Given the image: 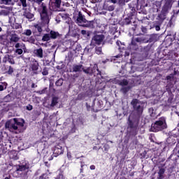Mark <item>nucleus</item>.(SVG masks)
<instances>
[{
  "label": "nucleus",
  "mask_w": 179,
  "mask_h": 179,
  "mask_svg": "<svg viewBox=\"0 0 179 179\" xmlns=\"http://www.w3.org/2000/svg\"><path fill=\"white\" fill-rule=\"evenodd\" d=\"M41 15V25L36 24L34 25L35 29H37L38 33L43 32V27H48L50 24V16L48 15V10L47 9V6L44 5V3H42V10L40 12Z\"/></svg>",
  "instance_id": "1"
},
{
  "label": "nucleus",
  "mask_w": 179,
  "mask_h": 179,
  "mask_svg": "<svg viewBox=\"0 0 179 179\" xmlns=\"http://www.w3.org/2000/svg\"><path fill=\"white\" fill-rule=\"evenodd\" d=\"M73 19L76 20V23L79 26H82V23H86L83 25V27H90L91 29L94 27V21H87L85 15H83L80 11L76 10L73 13Z\"/></svg>",
  "instance_id": "2"
},
{
  "label": "nucleus",
  "mask_w": 179,
  "mask_h": 179,
  "mask_svg": "<svg viewBox=\"0 0 179 179\" xmlns=\"http://www.w3.org/2000/svg\"><path fill=\"white\" fill-rule=\"evenodd\" d=\"M131 106L133 107V112L135 117L134 120L141 121V117L143 114V106L141 103V101L138 99H133L131 101Z\"/></svg>",
  "instance_id": "3"
},
{
  "label": "nucleus",
  "mask_w": 179,
  "mask_h": 179,
  "mask_svg": "<svg viewBox=\"0 0 179 179\" xmlns=\"http://www.w3.org/2000/svg\"><path fill=\"white\" fill-rule=\"evenodd\" d=\"M139 120H131V117H128L127 121V134L131 136H135L138 135V127H139Z\"/></svg>",
  "instance_id": "4"
},
{
  "label": "nucleus",
  "mask_w": 179,
  "mask_h": 179,
  "mask_svg": "<svg viewBox=\"0 0 179 179\" xmlns=\"http://www.w3.org/2000/svg\"><path fill=\"white\" fill-rule=\"evenodd\" d=\"M167 128V123H166V117H161L155 122L152 123L151 125L150 130L152 132H159V131H163Z\"/></svg>",
  "instance_id": "5"
},
{
  "label": "nucleus",
  "mask_w": 179,
  "mask_h": 179,
  "mask_svg": "<svg viewBox=\"0 0 179 179\" xmlns=\"http://www.w3.org/2000/svg\"><path fill=\"white\" fill-rule=\"evenodd\" d=\"M83 72L84 73H86L87 75H92V73H96V76H99V75H101V71L99 69V66L97 64H94L93 68L88 67L87 69H85V66H83Z\"/></svg>",
  "instance_id": "6"
},
{
  "label": "nucleus",
  "mask_w": 179,
  "mask_h": 179,
  "mask_svg": "<svg viewBox=\"0 0 179 179\" xmlns=\"http://www.w3.org/2000/svg\"><path fill=\"white\" fill-rule=\"evenodd\" d=\"M62 0H50L49 9L52 12H57L61 8Z\"/></svg>",
  "instance_id": "7"
},
{
  "label": "nucleus",
  "mask_w": 179,
  "mask_h": 179,
  "mask_svg": "<svg viewBox=\"0 0 179 179\" xmlns=\"http://www.w3.org/2000/svg\"><path fill=\"white\" fill-rule=\"evenodd\" d=\"M40 66V64L38 62L34 59L31 60V64L29 66V70L32 71L31 76H34V75H38V67Z\"/></svg>",
  "instance_id": "8"
},
{
  "label": "nucleus",
  "mask_w": 179,
  "mask_h": 179,
  "mask_svg": "<svg viewBox=\"0 0 179 179\" xmlns=\"http://www.w3.org/2000/svg\"><path fill=\"white\" fill-rule=\"evenodd\" d=\"M16 167L17 168L15 171L17 173L25 171L24 175L27 176V173H29V169H30V165L29 164L25 163V164L17 165Z\"/></svg>",
  "instance_id": "9"
},
{
  "label": "nucleus",
  "mask_w": 179,
  "mask_h": 179,
  "mask_svg": "<svg viewBox=\"0 0 179 179\" xmlns=\"http://www.w3.org/2000/svg\"><path fill=\"white\" fill-rule=\"evenodd\" d=\"M59 155H64V148L61 143H57L54 148L53 156L55 157H58Z\"/></svg>",
  "instance_id": "10"
},
{
  "label": "nucleus",
  "mask_w": 179,
  "mask_h": 179,
  "mask_svg": "<svg viewBox=\"0 0 179 179\" xmlns=\"http://www.w3.org/2000/svg\"><path fill=\"white\" fill-rule=\"evenodd\" d=\"M105 36L103 34H95L92 38V43H94V44H96L97 45H100L101 43L104 41Z\"/></svg>",
  "instance_id": "11"
},
{
  "label": "nucleus",
  "mask_w": 179,
  "mask_h": 179,
  "mask_svg": "<svg viewBox=\"0 0 179 179\" xmlns=\"http://www.w3.org/2000/svg\"><path fill=\"white\" fill-rule=\"evenodd\" d=\"M6 128H8L9 131H18V132H21V131L19 129V127L16 124H15V122L13 123L10 122H6Z\"/></svg>",
  "instance_id": "12"
},
{
  "label": "nucleus",
  "mask_w": 179,
  "mask_h": 179,
  "mask_svg": "<svg viewBox=\"0 0 179 179\" xmlns=\"http://www.w3.org/2000/svg\"><path fill=\"white\" fill-rule=\"evenodd\" d=\"M3 62L6 64V62H9L11 65H15V59H13V56L10 55H6L3 58Z\"/></svg>",
  "instance_id": "13"
},
{
  "label": "nucleus",
  "mask_w": 179,
  "mask_h": 179,
  "mask_svg": "<svg viewBox=\"0 0 179 179\" xmlns=\"http://www.w3.org/2000/svg\"><path fill=\"white\" fill-rule=\"evenodd\" d=\"M83 69V65L82 64H73L72 68L70 69V72H75L76 73L82 72Z\"/></svg>",
  "instance_id": "14"
},
{
  "label": "nucleus",
  "mask_w": 179,
  "mask_h": 179,
  "mask_svg": "<svg viewBox=\"0 0 179 179\" xmlns=\"http://www.w3.org/2000/svg\"><path fill=\"white\" fill-rule=\"evenodd\" d=\"M13 122L18 127V128H23L24 127V120L15 117L13 119Z\"/></svg>",
  "instance_id": "15"
},
{
  "label": "nucleus",
  "mask_w": 179,
  "mask_h": 179,
  "mask_svg": "<svg viewBox=\"0 0 179 179\" xmlns=\"http://www.w3.org/2000/svg\"><path fill=\"white\" fill-rule=\"evenodd\" d=\"M95 103H96V99H94L91 103L89 102L86 103V108L87 111H94V113H97L98 110H94Z\"/></svg>",
  "instance_id": "16"
},
{
  "label": "nucleus",
  "mask_w": 179,
  "mask_h": 179,
  "mask_svg": "<svg viewBox=\"0 0 179 179\" xmlns=\"http://www.w3.org/2000/svg\"><path fill=\"white\" fill-rule=\"evenodd\" d=\"M34 57H37L38 58H43L44 52L43 50V48H39L38 49H35L34 50Z\"/></svg>",
  "instance_id": "17"
},
{
  "label": "nucleus",
  "mask_w": 179,
  "mask_h": 179,
  "mask_svg": "<svg viewBox=\"0 0 179 179\" xmlns=\"http://www.w3.org/2000/svg\"><path fill=\"white\" fill-rule=\"evenodd\" d=\"M129 48L132 51H138L139 46L138 45V43L135 42V40L132 39L131 43L129 44Z\"/></svg>",
  "instance_id": "18"
},
{
  "label": "nucleus",
  "mask_w": 179,
  "mask_h": 179,
  "mask_svg": "<svg viewBox=\"0 0 179 179\" xmlns=\"http://www.w3.org/2000/svg\"><path fill=\"white\" fill-rule=\"evenodd\" d=\"M8 43H9V41L8 40V35H0V44H2L3 45H8Z\"/></svg>",
  "instance_id": "19"
},
{
  "label": "nucleus",
  "mask_w": 179,
  "mask_h": 179,
  "mask_svg": "<svg viewBox=\"0 0 179 179\" xmlns=\"http://www.w3.org/2000/svg\"><path fill=\"white\" fill-rule=\"evenodd\" d=\"M20 40V38L17 36V34H13L10 35V44H12V43H19Z\"/></svg>",
  "instance_id": "20"
},
{
  "label": "nucleus",
  "mask_w": 179,
  "mask_h": 179,
  "mask_svg": "<svg viewBox=\"0 0 179 179\" xmlns=\"http://www.w3.org/2000/svg\"><path fill=\"white\" fill-rule=\"evenodd\" d=\"M49 34L52 40H55L58 38V37H61V34H59V32L55 31L54 30H51Z\"/></svg>",
  "instance_id": "21"
},
{
  "label": "nucleus",
  "mask_w": 179,
  "mask_h": 179,
  "mask_svg": "<svg viewBox=\"0 0 179 179\" xmlns=\"http://www.w3.org/2000/svg\"><path fill=\"white\" fill-rule=\"evenodd\" d=\"M173 41H174V38H167L164 40V43L166 47H170V45H173Z\"/></svg>",
  "instance_id": "22"
},
{
  "label": "nucleus",
  "mask_w": 179,
  "mask_h": 179,
  "mask_svg": "<svg viewBox=\"0 0 179 179\" xmlns=\"http://www.w3.org/2000/svg\"><path fill=\"white\" fill-rule=\"evenodd\" d=\"M164 173H166V169L164 168H161L158 172V179L164 178Z\"/></svg>",
  "instance_id": "23"
},
{
  "label": "nucleus",
  "mask_w": 179,
  "mask_h": 179,
  "mask_svg": "<svg viewBox=\"0 0 179 179\" xmlns=\"http://www.w3.org/2000/svg\"><path fill=\"white\" fill-rule=\"evenodd\" d=\"M148 43H153L156 41L157 36L156 34H151L148 36Z\"/></svg>",
  "instance_id": "24"
},
{
  "label": "nucleus",
  "mask_w": 179,
  "mask_h": 179,
  "mask_svg": "<svg viewBox=\"0 0 179 179\" xmlns=\"http://www.w3.org/2000/svg\"><path fill=\"white\" fill-rule=\"evenodd\" d=\"M15 48H16V50L17 49H20L22 48V50H26V45L23 43H16V44L15 45Z\"/></svg>",
  "instance_id": "25"
},
{
  "label": "nucleus",
  "mask_w": 179,
  "mask_h": 179,
  "mask_svg": "<svg viewBox=\"0 0 179 179\" xmlns=\"http://www.w3.org/2000/svg\"><path fill=\"white\" fill-rule=\"evenodd\" d=\"M96 100H97V106L99 107V108H101V107H103V96H99L97 99H96Z\"/></svg>",
  "instance_id": "26"
},
{
  "label": "nucleus",
  "mask_w": 179,
  "mask_h": 179,
  "mask_svg": "<svg viewBox=\"0 0 179 179\" xmlns=\"http://www.w3.org/2000/svg\"><path fill=\"white\" fill-rule=\"evenodd\" d=\"M57 104H58V97L57 96H53L52 98V102L50 104L51 107H55V106H57Z\"/></svg>",
  "instance_id": "27"
},
{
  "label": "nucleus",
  "mask_w": 179,
  "mask_h": 179,
  "mask_svg": "<svg viewBox=\"0 0 179 179\" xmlns=\"http://www.w3.org/2000/svg\"><path fill=\"white\" fill-rule=\"evenodd\" d=\"M11 27L12 29H15V30H17L18 29H22V24L14 22L11 24Z\"/></svg>",
  "instance_id": "28"
},
{
  "label": "nucleus",
  "mask_w": 179,
  "mask_h": 179,
  "mask_svg": "<svg viewBox=\"0 0 179 179\" xmlns=\"http://www.w3.org/2000/svg\"><path fill=\"white\" fill-rule=\"evenodd\" d=\"M23 15L27 19H33L34 17V15L30 12H24Z\"/></svg>",
  "instance_id": "29"
},
{
  "label": "nucleus",
  "mask_w": 179,
  "mask_h": 179,
  "mask_svg": "<svg viewBox=\"0 0 179 179\" xmlns=\"http://www.w3.org/2000/svg\"><path fill=\"white\" fill-rule=\"evenodd\" d=\"M131 18L126 17L122 21L123 26H128V24H131L132 23V21H131Z\"/></svg>",
  "instance_id": "30"
},
{
  "label": "nucleus",
  "mask_w": 179,
  "mask_h": 179,
  "mask_svg": "<svg viewBox=\"0 0 179 179\" xmlns=\"http://www.w3.org/2000/svg\"><path fill=\"white\" fill-rule=\"evenodd\" d=\"M152 48V45H148L143 48V52L145 53V55H149V51H150Z\"/></svg>",
  "instance_id": "31"
},
{
  "label": "nucleus",
  "mask_w": 179,
  "mask_h": 179,
  "mask_svg": "<svg viewBox=\"0 0 179 179\" xmlns=\"http://www.w3.org/2000/svg\"><path fill=\"white\" fill-rule=\"evenodd\" d=\"M50 40H52L50 34H45L42 37V41H50Z\"/></svg>",
  "instance_id": "32"
},
{
  "label": "nucleus",
  "mask_w": 179,
  "mask_h": 179,
  "mask_svg": "<svg viewBox=\"0 0 179 179\" xmlns=\"http://www.w3.org/2000/svg\"><path fill=\"white\" fill-rule=\"evenodd\" d=\"M62 85H64L63 78H59L55 82V86H57V87H60V86H62Z\"/></svg>",
  "instance_id": "33"
},
{
  "label": "nucleus",
  "mask_w": 179,
  "mask_h": 179,
  "mask_svg": "<svg viewBox=\"0 0 179 179\" xmlns=\"http://www.w3.org/2000/svg\"><path fill=\"white\" fill-rule=\"evenodd\" d=\"M129 90H131V87H124L121 88L120 92L123 93V94H127Z\"/></svg>",
  "instance_id": "34"
},
{
  "label": "nucleus",
  "mask_w": 179,
  "mask_h": 179,
  "mask_svg": "<svg viewBox=\"0 0 179 179\" xmlns=\"http://www.w3.org/2000/svg\"><path fill=\"white\" fill-rule=\"evenodd\" d=\"M164 6L169 9H171V8L173 7V0H166Z\"/></svg>",
  "instance_id": "35"
},
{
  "label": "nucleus",
  "mask_w": 179,
  "mask_h": 179,
  "mask_svg": "<svg viewBox=\"0 0 179 179\" xmlns=\"http://www.w3.org/2000/svg\"><path fill=\"white\" fill-rule=\"evenodd\" d=\"M118 85H120V86H128V80L124 79L122 81H119Z\"/></svg>",
  "instance_id": "36"
},
{
  "label": "nucleus",
  "mask_w": 179,
  "mask_h": 179,
  "mask_svg": "<svg viewBox=\"0 0 179 179\" xmlns=\"http://www.w3.org/2000/svg\"><path fill=\"white\" fill-rule=\"evenodd\" d=\"M3 100L6 103H10V101H12V96H10V94H8L3 98Z\"/></svg>",
  "instance_id": "37"
},
{
  "label": "nucleus",
  "mask_w": 179,
  "mask_h": 179,
  "mask_svg": "<svg viewBox=\"0 0 179 179\" xmlns=\"http://www.w3.org/2000/svg\"><path fill=\"white\" fill-rule=\"evenodd\" d=\"M95 52L98 55H101V54L103 53V49L101 48V47H96L95 48Z\"/></svg>",
  "instance_id": "38"
},
{
  "label": "nucleus",
  "mask_w": 179,
  "mask_h": 179,
  "mask_svg": "<svg viewBox=\"0 0 179 179\" xmlns=\"http://www.w3.org/2000/svg\"><path fill=\"white\" fill-rule=\"evenodd\" d=\"M55 179H65V176H64V172L60 171L59 174L55 178Z\"/></svg>",
  "instance_id": "39"
},
{
  "label": "nucleus",
  "mask_w": 179,
  "mask_h": 179,
  "mask_svg": "<svg viewBox=\"0 0 179 179\" xmlns=\"http://www.w3.org/2000/svg\"><path fill=\"white\" fill-rule=\"evenodd\" d=\"M8 68V69L6 71V73L8 75H12L14 72L13 67H12V66H9Z\"/></svg>",
  "instance_id": "40"
},
{
  "label": "nucleus",
  "mask_w": 179,
  "mask_h": 179,
  "mask_svg": "<svg viewBox=\"0 0 179 179\" xmlns=\"http://www.w3.org/2000/svg\"><path fill=\"white\" fill-rule=\"evenodd\" d=\"M171 8L169 7L166 6L165 5L163 6L162 12L163 13H169V10H170Z\"/></svg>",
  "instance_id": "41"
},
{
  "label": "nucleus",
  "mask_w": 179,
  "mask_h": 179,
  "mask_svg": "<svg viewBox=\"0 0 179 179\" xmlns=\"http://www.w3.org/2000/svg\"><path fill=\"white\" fill-rule=\"evenodd\" d=\"M166 80H169L171 82V80H174V74H170L169 76H167L166 77Z\"/></svg>",
  "instance_id": "42"
},
{
  "label": "nucleus",
  "mask_w": 179,
  "mask_h": 179,
  "mask_svg": "<svg viewBox=\"0 0 179 179\" xmlns=\"http://www.w3.org/2000/svg\"><path fill=\"white\" fill-rule=\"evenodd\" d=\"M42 75L43 76H47L48 75V69L47 67H44L42 71Z\"/></svg>",
  "instance_id": "43"
},
{
  "label": "nucleus",
  "mask_w": 179,
  "mask_h": 179,
  "mask_svg": "<svg viewBox=\"0 0 179 179\" xmlns=\"http://www.w3.org/2000/svg\"><path fill=\"white\" fill-rule=\"evenodd\" d=\"M23 50H24V49H22V48L16 49V50H15V52L16 54H17L18 55H22V54H23Z\"/></svg>",
  "instance_id": "44"
},
{
  "label": "nucleus",
  "mask_w": 179,
  "mask_h": 179,
  "mask_svg": "<svg viewBox=\"0 0 179 179\" xmlns=\"http://www.w3.org/2000/svg\"><path fill=\"white\" fill-rule=\"evenodd\" d=\"M81 34H83V36H87V37H89L90 36V32H87L86 30L83 29L81 30Z\"/></svg>",
  "instance_id": "45"
},
{
  "label": "nucleus",
  "mask_w": 179,
  "mask_h": 179,
  "mask_svg": "<svg viewBox=\"0 0 179 179\" xmlns=\"http://www.w3.org/2000/svg\"><path fill=\"white\" fill-rule=\"evenodd\" d=\"M134 15H135V13L134 12H130L129 13H128L127 15V18L130 19L131 20H132L133 17H134Z\"/></svg>",
  "instance_id": "46"
},
{
  "label": "nucleus",
  "mask_w": 179,
  "mask_h": 179,
  "mask_svg": "<svg viewBox=\"0 0 179 179\" xmlns=\"http://www.w3.org/2000/svg\"><path fill=\"white\" fill-rule=\"evenodd\" d=\"M34 2H35L36 3H38V5H41V8H43V1L44 0H32ZM42 4V5H41Z\"/></svg>",
  "instance_id": "47"
},
{
  "label": "nucleus",
  "mask_w": 179,
  "mask_h": 179,
  "mask_svg": "<svg viewBox=\"0 0 179 179\" xmlns=\"http://www.w3.org/2000/svg\"><path fill=\"white\" fill-rule=\"evenodd\" d=\"M24 36H30L31 34V29H27L23 33Z\"/></svg>",
  "instance_id": "48"
},
{
  "label": "nucleus",
  "mask_w": 179,
  "mask_h": 179,
  "mask_svg": "<svg viewBox=\"0 0 179 179\" xmlns=\"http://www.w3.org/2000/svg\"><path fill=\"white\" fill-rule=\"evenodd\" d=\"M48 175L47 173H43L41 176H39V179H48Z\"/></svg>",
  "instance_id": "49"
},
{
  "label": "nucleus",
  "mask_w": 179,
  "mask_h": 179,
  "mask_svg": "<svg viewBox=\"0 0 179 179\" xmlns=\"http://www.w3.org/2000/svg\"><path fill=\"white\" fill-rule=\"evenodd\" d=\"M64 68H65L64 64L58 65V66H56V69H57L58 71H62V69H64Z\"/></svg>",
  "instance_id": "50"
},
{
  "label": "nucleus",
  "mask_w": 179,
  "mask_h": 179,
  "mask_svg": "<svg viewBox=\"0 0 179 179\" xmlns=\"http://www.w3.org/2000/svg\"><path fill=\"white\" fill-rule=\"evenodd\" d=\"M114 9H115V7L113 5L107 7V10H109V12H113Z\"/></svg>",
  "instance_id": "51"
},
{
  "label": "nucleus",
  "mask_w": 179,
  "mask_h": 179,
  "mask_svg": "<svg viewBox=\"0 0 179 179\" xmlns=\"http://www.w3.org/2000/svg\"><path fill=\"white\" fill-rule=\"evenodd\" d=\"M23 8H26L27 6V3H26V0H20Z\"/></svg>",
  "instance_id": "52"
},
{
  "label": "nucleus",
  "mask_w": 179,
  "mask_h": 179,
  "mask_svg": "<svg viewBox=\"0 0 179 179\" xmlns=\"http://www.w3.org/2000/svg\"><path fill=\"white\" fill-rule=\"evenodd\" d=\"M135 43H142V38L138 37L134 39Z\"/></svg>",
  "instance_id": "53"
},
{
  "label": "nucleus",
  "mask_w": 179,
  "mask_h": 179,
  "mask_svg": "<svg viewBox=\"0 0 179 179\" xmlns=\"http://www.w3.org/2000/svg\"><path fill=\"white\" fill-rule=\"evenodd\" d=\"M125 2H127V0H118L119 5H125Z\"/></svg>",
  "instance_id": "54"
},
{
  "label": "nucleus",
  "mask_w": 179,
  "mask_h": 179,
  "mask_svg": "<svg viewBox=\"0 0 179 179\" xmlns=\"http://www.w3.org/2000/svg\"><path fill=\"white\" fill-rule=\"evenodd\" d=\"M142 43H149V39L148 38V36L146 38H142Z\"/></svg>",
  "instance_id": "55"
},
{
  "label": "nucleus",
  "mask_w": 179,
  "mask_h": 179,
  "mask_svg": "<svg viewBox=\"0 0 179 179\" xmlns=\"http://www.w3.org/2000/svg\"><path fill=\"white\" fill-rule=\"evenodd\" d=\"M27 110H28V111H31V110H33V106H31V105H28L27 106Z\"/></svg>",
  "instance_id": "56"
},
{
  "label": "nucleus",
  "mask_w": 179,
  "mask_h": 179,
  "mask_svg": "<svg viewBox=\"0 0 179 179\" xmlns=\"http://www.w3.org/2000/svg\"><path fill=\"white\" fill-rule=\"evenodd\" d=\"M141 31H142L143 33H146V31H148V29H146L145 27L142 26L141 27Z\"/></svg>",
  "instance_id": "57"
},
{
  "label": "nucleus",
  "mask_w": 179,
  "mask_h": 179,
  "mask_svg": "<svg viewBox=\"0 0 179 179\" xmlns=\"http://www.w3.org/2000/svg\"><path fill=\"white\" fill-rule=\"evenodd\" d=\"M80 173H83V171H84V169H83V167H85V164H82L81 165H80Z\"/></svg>",
  "instance_id": "58"
},
{
  "label": "nucleus",
  "mask_w": 179,
  "mask_h": 179,
  "mask_svg": "<svg viewBox=\"0 0 179 179\" xmlns=\"http://www.w3.org/2000/svg\"><path fill=\"white\" fill-rule=\"evenodd\" d=\"M77 78H79V74H73L72 76V79L75 80V79H77Z\"/></svg>",
  "instance_id": "59"
},
{
  "label": "nucleus",
  "mask_w": 179,
  "mask_h": 179,
  "mask_svg": "<svg viewBox=\"0 0 179 179\" xmlns=\"http://www.w3.org/2000/svg\"><path fill=\"white\" fill-rule=\"evenodd\" d=\"M174 44L176 45V47H175L176 50L179 48V43L178 42H175Z\"/></svg>",
  "instance_id": "60"
},
{
  "label": "nucleus",
  "mask_w": 179,
  "mask_h": 179,
  "mask_svg": "<svg viewBox=\"0 0 179 179\" xmlns=\"http://www.w3.org/2000/svg\"><path fill=\"white\" fill-rule=\"evenodd\" d=\"M67 157L69 159H72V155L71 154V152H67Z\"/></svg>",
  "instance_id": "61"
},
{
  "label": "nucleus",
  "mask_w": 179,
  "mask_h": 179,
  "mask_svg": "<svg viewBox=\"0 0 179 179\" xmlns=\"http://www.w3.org/2000/svg\"><path fill=\"white\" fill-rule=\"evenodd\" d=\"M5 90V88L3 87V85H0V92H3Z\"/></svg>",
  "instance_id": "62"
},
{
  "label": "nucleus",
  "mask_w": 179,
  "mask_h": 179,
  "mask_svg": "<svg viewBox=\"0 0 179 179\" xmlns=\"http://www.w3.org/2000/svg\"><path fill=\"white\" fill-rule=\"evenodd\" d=\"M90 170H96V166H94V165H91V166H90Z\"/></svg>",
  "instance_id": "63"
},
{
  "label": "nucleus",
  "mask_w": 179,
  "mask_h": 179,
  "mask_svg": "<svg viewBox=\"0 0 179 179\" xmlns=\"http://www.w3.org/2000/svg\"><path fill=\"white\" fill-rule=\"evenodd\" d=\"M155 30H156L157 31H159L160 30V26L156 25V26H155Z\"/></svg>",
  "instance_id": "64"
}]
</instances>
